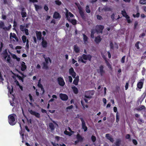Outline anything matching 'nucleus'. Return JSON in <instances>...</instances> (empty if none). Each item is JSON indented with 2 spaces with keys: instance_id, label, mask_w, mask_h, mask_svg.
I'll return each mask as SVG.
<instances>
[{
  "instance_id": "1",
  "label": "nucleus",
  "mask_w": 146,
  "mask_h": 146,
  "mask_svg": "<svg viewBox=\"0 0 146 146\" xmlns=\"http://www.w3.org/2000/svg\"><path fill=\"white\" fill-rule=\"evenodd\" d=\"M17 116L16 114L13 113L9 115L8 122L9 124L11 125H15L17 123V121L15 120V117Z\"/></svg>"
},
{
  "instance_id": "2",
  "label": "nucleus",
  "mask_w": 146,
  "mask_h": 146,
  "mask_svg": "<svg viewBox=\"0 0 146 146\" xmlns=\"http://www.w3.org/2000/svg\"><path fill=\"white\" fill-rule=\"evenodd\" d=\"M94 94V91L93 90L89 91L86 92L85 97L87 98L91 99L92 98V96H93Z\"/></svg>"
},
{
  "instance_id": "3",
  "label": "nucleus",
  "mask_w": 146,
  "mask_h": 146,
  "mask_svg": "<svg viewBox=\"0 0 146 146\" xmlns=\"http://www.w3.org/2000/svg\"><path fill=\"white\" fill-rule=\"evenodd\" d=\"M104 69L103 66L101 65L100 66L99 68L97 70L98 72L102 76H103L105 73V71Z\"/></svg>"
},
{
  "instance_id": "4",
  "label": "nucleus",
  "mask_w": 146,
  "mask_h": 146,
  "mask_svg": "<svg viewBox=\"0 0 146 146\" xmlns=\"http://www.w3.org/2000/svg\"><path fill=\"white\" fill-rule=\"evenodd\" d=\"M78 9L79 10V12L81 17L83 19L85 18V17L84 16V12L83 11V9L80 6H78Z\"/></svg>"
},
{
  "instance_id": "5",
  "label": "nucleus",
  "mask_w": 146,
  "mask_h": 146,
  "mask_svg": "<svg viewBox=\"0 0 146 146\" xmlns=\"http://www.w3.org/2000/svg\"><path fill=\"white\" fill-rule=\"evenodd\" d=\"M82 122V128L84 130V131H86L87 130V127L86 125V123L82 117L80 118Z\"/></svg>"
},
{
  "instance_id": "6",
  "label": "nucleus",
  "mask_w": 146,
  "mask_h": 146,
  "mask_svg": "<svg viewBox=\"0 0 146 146\" xmlns=\"http://www.w3.org/2000/svg\"><path fill=\"white\" fill-rule=\"evenodd\" d=\"M104 28V27L103 26L99 25H97L96 27V29L97 32L98 33H101L102 32V31Z\"/></svg>"
},
{
  "instance_id": "7",
  "label": "nucleus",
  "mask_w": 146,
  "mask_h": 146,
  "mask_svg": "<svg viewBox=\"0 0 146 146\" xmlns=\"http://www.w3.org/2000/svg\"><path fill=\"white\" fill-rule=\"evenodd\" d=\"M19 125L20 126V127H21V130L20 131L19 133L20 135L21 136V137L22 138V142L23 143H24L25 142V141L24 139V131H23V130H22V127L21 126V125L20 123H19Z\"/></svg>"
},
{
  "instance_id": "8",
  "label": "nucleus",
  "mask_w": 146,
  "mask_h": 146,
  "mask_svg": "<svg viewBox=\"0 0 146 146\" xmlns=\"http://www.w3.org/2000/svg\"><path fill=\"white\" fill-rule=\"evenodd\" d=\"M57 80L58 82V84L60 86H64L65 83L63 78H58L57 79Z\"/></svg>"
},
{
  "instance_id": "9",
  "label": "nucleus",
  "mask_w": 146,
  "mask_h": 146,
  "mask_svg": "<svg viewBox=\"0 0 146 146\" xmlns=\"http://www.w3.org/2000/svg\"><path fill=\"white\" fill-rule=\"evenodd\" d=\"M65 10L66 11V18L67 20L70 19L68 17L69 16L71 17H74V15L71 12H69L66 9H65Z\"/></svg>"
},
{
  "instance_id": "10",
  "label": "nucleus",
  "mask_w": 146,
  "mask_h": 146,
  "mask_svg": "<svg viewBox=\"0 0 146 146\" xmlns=\"http://www.w3.org/2000/svg\"><path fill=\"white\" fill-rule=\"evenodd\" d=\"M21 69L22 71H24L27 69V66L25 64V63L23 62L22 61L21 63Z\"/></svg>"
},
{
  "instance_id": "11",
  "label": "nucleus",
  "mask_w": 146,
  "mask_h": 146,
  "mask_svg": "<svg viewBox=\"0 0 146 146\" xmlns=\"http://www.w3.org/2000/svg\"><path fill=\"white\" fill-rule=\"evenodd\" d=\"M60 99L66 101L68 99L67 96L65 94H60Z\"/></svg>"
},
{
  "instance_id": "12",
  "label": "nucleus",
  "mask_w": 146,
  "mask_h": 146,
  "mask_svg": "<svg viewBox=\"0 0 146 146\" xmlns=\"http://www.w3.org/2000/svg\"><path fill=\"white\" fill-rule=\"evenodd\" d=\"M40 80H39L38 81L37 86L38 87L40 88L41 89L42 92L41 93V94H43L44 92V90L43 87L42 85L40 83Z\"/></svg>"
},
{
  "instance_id": "13",
  "label": "nucleus",
  "mask_w": 146,
  "mask_h": 146,
  "mask_svg": "<svg viewBox=\"0 0 146 146\" xmlns=\"http://www.w3.org/2000/svg\"><path fill=\"white\" fill-rule=\"evenodd\" d=\"M83 59L85 60H88L89 61L91 60L92 58V56L91 55H86L85 54H83Z\"/></svg>"
},
{
  "instance_id": "14",
  "label": "nucleus",
  "mask_w": 146,
  "mask_h": 146,
  "mask_svg": "<svg viewBox=\"0 0 146 146\" xmlns=\"http://www.w3.org/2000/svg\"><path fill=\"white\" fill-rule=\"evenodd\" d=\"M22 11L21 12V15L23 18H25L27 16L26 13L25 11V9L24 7H23L21 9Z\"/></svg>"
},
{
  "instance_id": "15",
  "label": "nucleus",
  "mask_w": 146,
  "mask_h": 146,
  "mask_svg": "<svg viewBox=\"0 0 146 146\" xmlns=\"http://www.w3.org/2000/svg\"><path fill=\"white\" fill-rule=\"evenodd\" d=\"M53 17L55 19H60L61 17V16L58 13L55 12L53 15Z\"/></svg>"
},
{
  "instance_id": "16",
  "label": "nucleus",
  "mask_w": 146,
  "mask_h": 146,
  "mask_svg": "<svg viewBox=\"0 0 146 146\" xmlns=\"http://www.w3.org/2000/svg\"><path fill=\"white\" fill-rule=\"evenodd\" d=\"M41 45L43 47L46 48L47 47V42L46 41L44 40V38L42 37V41L41 42Z\"/></svg>"
},
{
  "instance_id": "17",
  "label": "nucleus",
  "mask_w": 146,
  "mask_h": 146,
  "mask_svg": "<svg viewBox=\"0 0 146 146\" xmlns=\"http://www.w3.org/2000/svg\"><path fill=\"white\" fill-rule=\"evenodd\" d=\"M143 79H141L140 80L141 81L137 83V87L139 88L140 89L142 88L143 85V82H142L143 81Z\"/></svg>"
},
{
  "instance_id": "18",
  "label": "nucleus",
  "mask_w": 146,
  "mask_h": 146,
  "mask_svg": "<svg viewBox=\"0 0 146 146\" xmlns=\"http://www.w3.org/2000/svg\"><path fill=\"white\" fill-rule=\"evenodd\" d=\"M106 137L107 139L110 140L111 142H113L114 141L113 139L110 135V134L107 133L106 135Z\"/></svg>"
},
{
  "instance_id": "19",
  "label": "nucleus",
  "mask_w": 146,
  "mask_h": 146,
  "mask_svg": "<svg viewBox=\"0 0 146 146\" xmlns=\"http://www.w3.org/2000/svg\"><path fill=\"white\" fill-rule=\"evenodd\" d=\"M78 61L79 62H81L82 63L86 64V61H84L83 60V55L82 56H79L78 57Z\"/></svg>"
},
{
  "instance_id": "20",
  "label": "nucleus",
  "mask_w": 146,
  "mask_h": 146,
  "mask_svg": "<svg viewBox=\"0 0 146 146\" xmlns=\"http://www.w3.org/2000/svg\"><path fill=\"white\" fill-rule=\"evenodd\" d=\"M74 49L75 51L77 53L79 52L80 49L77 45L74 46Z\"/></svg>"
},
{
  "instance_id": "21",
  "label": "nucleus",
  "mask_w": 146,
  "mask_h": 146,
  "mask_svg": "<svg viewBox=\"0 0 146 146\" xmlns=\"http://www.w3.org/2000/svg\"><path fill=\"white\" fill-rule=\"evenodd\" d=\"M102 39L100 36H98L95 38V41L97 43H99L101 40Z\"/></svg>"
},
{
  "instance_id": "22",
  "label": "nucleus",
  "mask_w": 146,
  "mask_h": 146,
  "mask_svg": "<svg viewBox=\"0 0 146 146\" xmlns=\"http://www.w3.org/2000/svg\"><path fill=\"white\" fill-rule=\"evenodd\" d=\"M37 39L40 40L42 38V33L40 31H37Z\"/></svg>"
},
{
  "instance_id": "23",
  "label": "nucleus",
  "mask_w": 146,
  "mask_h": 146,
  "mask_svg": "<svg viewBox=\"0 0 146 146\" xmlns=\"http://www.w3.org/2000/svg\"><path fill=\"white\" fill-rule=\"evenodd\" d=\"M112 10V9L109 7H104V8H103L102 9V11H111Z\"/></svg>"
},
{
  "instance_id": "24",
  "label": "nucleus",
  "mask_w": 146,
  "mask_h": 146,
  "mask_svg": "<svg viewBox=\"0 0 146 146\" xmlns=\"http://www.w3.org/2000/svg\"><path fill=\"white\" fill-rule=\"evenodd\" d=\"M68 21L70 22L73 25H75L76 24V20L70 19L68 20Z\"/></svg>"
},
{
  "instance_id": "25",
  "label": "nucleus",
  "mask_w": 146,
  "mask_h": 146,
  "mask_svg": "<svg viewBox=\"0 0 146 146\" xmlns=\"http://www.w3.org/2000/svg\"><path fill=\"white\" fill-rule=\"evenodd\" d=\"M78 76H77L75 78V79H74L73 82V84H74L76 85H77L78 84Z\"/></svg>"
},
{
  "instance_id": "26",
  "label": "nucleus",
  "mask_w": 146,
  "mask_h": 146,
  "mask_svg": "<svg viewBox=\"0 0 146 146\" xmlns=\"http://www.w3.org/2000/svg\"><path fill=\"white\" fill-rule=\"evenodd\" d=\"M29 111L31 115H35V117H36V112L33 111L29 109Z\"/></svg>"
},
{
  "instance_id": "27",
  "label": "nucleus",
  "mask_w": 146,
  "mask_h": 146,
  "mask_svg": "<svg viewBox=\"0 0 146 146\" xmlns=\"http://www.w3.org/2000/svg\"><path fill=\"white\" fill-rule=\"evenodd\" d=\"M76 137L79 141H83V138L79 134H78L77 135Z\"/></svg>"
},
{
  "instance_id": "28",
  "label": "nucleus",
  "mask_w": 146,
  "mask_h": 146,
  "mask_svg": "<svg viewBox=\"0 0 146 146\" xmlns=\"http://www.w3.org/2000/svg\"><path fill=\"white\" fill-rule=\"evenodd\" d=\"M29 99L31 101V102H29L31 105H32V102H34V99H33V97L31 94H29Z\"/></svg>"
},
{
  "instance_id": "29",
  "label": "nucleus",
  "mask_w": 146,
  "mask_h": 146,
  "mask_svg": "<svg viewBox=\"0 0 146 146\" xmlns=\"http://www.w3.org/2000/svg\"><path fill=\"white\" fill-rule=\"evenodd\" d=\"M49 125L51 130H54V126L53 123H49Z\"/></svg>"
},
{
  "instance_id": "30",
  "label": "nucleus",
  "mask_w": 146,
  "mask_h": 146,
  "mask_svg": "<svg viewBox=\"0 0 146 146\" xmlns=\"http://www.w3.org/2000/svg\"><path fill=\"white\" fill-rule=\"evenodd\" d=\"M23 75L24 76L23 77H22L19 75H17V77L19 79V80H21L22 82H23L24 78V77L25 76L23 74Z\"/></svg>"
},
{
  "instance_id": "31",
  "label": "nucleus",
  "mask_w": 146,
  "mask_h": 146,
  "mask_svg": "<svg viewBox=\"0 0 146 146\" xmlns=\"http://www.w3.org/2000/svg\"><path fill=\"white\" fill-rule=\"evenodd\" d=\"M16 36V35L15 33H11L10 34L9 39H11V38H14L15 36Z\"/></svg>"
},
{
  "instance_id": "32",
  "label": "nucleus",
  "mask_w": 146,
  "mask_h": 146,
  "mask_svg": "<svg viewBox=\"0 0 146 146\" xmlns=\"http://www.w3.org/2000/svg\"><path fill=\"white\" fill-rule=\"evenodd\" d=\"M72 89L74 92V93L76 94H77L78 93V90L77 88L75 86L72 87Z\"/></svg>"
},
{
  "instance_id": "33",
  "label": "nucleus",
  "mask_w": 146,
  "mask_h": 146,
  "mask_svg": "<svg viewBox=\"0 0 146 146\" xmlns=\"http://www.w3.org/2000/svg\"><path fill=\"white\" fill-rule=\"evenodd\" d=\"M11 25H10L8 27H4L3 28V29L5 31V30H7V31H9L10 29L11 28Z\"/></svg>"
},
{
  "instance_id": "34",
  "label": "nucleus",
  "mask_w": 146,
  "mask_h": 146,
  "mask_svg": "<svg viewBox=\"0 0 146 146\" xmlns=\"http://www.w3.org/2000/svg\"><path fill=\"white\" fill-rule=\"evenodd\" d=\"M11 25H10L8 27H4L3 28V29L5 31V30H7V31H9L10 29L11 28Z\"/></svg>"
},
{
  "instance_id": "35",
  "label": "nucleus",
  "mask_w": 146,
  "mask_h": 146,
  "mask_svg": "<svg viewBox=\"0 0 146 146\" xmlns=\"http://www.w3.org/2000/svg\"><path fill=\"white\" fill-rule=\"evenodd\" d=\"M11 25H10L8 27H4L3 28V29L5 31V30H7V31H9L10 29L11 28Z\"/></svg>"
},
{
  "instance_id": "36",
  "label": "nucleus",
  "mask_w": 146,
  "mask_h": 146,
  "mask_svg": "<svg viewBox=\"0 0 146 146\" xmlns=\"http://www.w3.org/2000/svg\"><path fill=\"white\" fill-rule=\"evenodd\" d=\"M20 29L22 32H24V30L26 29L25 28V26L24 25H21L20 26Z\"/></svg>"
},
{
  "instance_id": "37",
  "label": "nucleus",
  "mask_w": 146,
  "mask_h": 146,
  "mask_svg": "<svg viewBox=\"0 0 146 146\" xmlns=\"http://www.w3.org/2000/svg\"><path fill=\"white\" fill-rule=\"evenodd\" d=\"M83 39L84 42V43H86V42L87 41L88 37L86 35H85L84 34H83Z\"/></svg>"
},
{
  "instance_id": "38",
  "label": "nucleus",
  "mask_w": 146,
  "mask_h": 146,
  "mask_svg": "<svg viewBox=\"0 0 146 146\" xmlns=\"http://www.w3.org/2000/svg\"><path fill=\"white\" fill-rule=\"evenodd\" d=\"M43 56L45 59V62H45V63L48 64V60H49L50 62H51V60L49 58H45V56L44 55H43Z\"/></svg>"
},
{
  "instance_id": "39",
  "label": "nucleus",
  "mask_w": 146,
  "mask_h": 146,
  "mask_svg": "<svg viewBox=\"0 0 146 146\" xmlns=\"http://www.w3.org/2000/svg\"><path fill=\"white\" fill-rule=\"evenodd\" d=\"M43 66L42 68L44 69H47L48 68V64L44 62L43 63Z\"/></svg>"
},
{
  "instance_id": "40",
  "label": "nucleus",
  "mask_w": 146,
  "mask_h": 146,
  "mask_svg": "<svg viewBox=\"0 0 146 146\" xmlns=\"http://www.w3.org/2000/svg\"><path fill=\"white\" fill-rule=\"evenodd\" d=\"M22 39L24 43H25L26 42H27L26 37L25 35H23L22 36Z\"/></svg>"
},
{
  "instance_id": "41",
  "label": "nucleus",
  "mask_w": 146,
  "mask_h": 146,
  "mask_svg": "<svg viewBox=\"0 0 146 146\" xmlns=\"http://www.w3.org/2000/svg\"><path fill=\"white\" fill-rule=\"evenodd\" d=\"M5 26V24L2 21H0V28L1 29L2 28L3 29V28Z\"/></svg>"
},
{
  "instance_id": "42",
  "label": "nucleus",
  "mask_w": 146,
  "mask_h": 146,
  "mask_svg": "<svg viewBox=\"0 0 146 146\" xmlns=\"http://www.w3.org/2000/svg\"><path fill=\"white\" fill-rule=\"evenodd\" d=\"M7 61L9 63H11L12 60L11 59V58L9 55L7 57Z\"/></svg>"
},
{
  "instance_id": "43",
  "label": "nucleus",
  "mask_w": 146,
  "mask_h": 146,
  "mask_svg": "<svg viewBox=\"0 0 146 146\" xmlns=\"http://www.w3.org/2000/svg\"><path fill=\"white\" fill-rule=\"evenodd\" d=\"M139 3L141 4L146 5V0H140Z\"/></svg>"
},
{
  "instance_id": "44",
  "label": "nucleus",
  "mask_w": 146,
  "mask_h": 146,
  "mask_svg": "<svg viewBox=\"0 0 146 146\" xmlns=\"http://www.w3.org/2000/svg\"><path fill=\"white\" fill-rule=\"evenodd\" d=\"M3 55L4 56V58L5 59L9 55H8V54L7 51L6 50H5V52L3 54Z\"/></svg>"
},
{
  "instance_id": "45",
  "label": "nucleus",
  "mask_w": 146,
  "mask_h": 146,
  "mask_svg": "<svg viewBox=\"0 0 146 146\" xmlns=\"http://www.w3.org/2000/svg\"><path fill=\"white\" fill-rule=\"evenodd\" d=\"M86 10L87 13H90V10L88 5H87L86 7Z\"/></svg>"
},
{
  "instance_id": "46",
  "label": "nucleus",
  "mask_w": 146,
  "mask_h": 146,
  "mask_svg": "<svg viewBox=\"0 0 146 146\" xmlns=\"http://www.w3.org/2000/svg\"><path fill=\"white\" fill-rule=\"evenodd\" d=\"M145 108V107L143 105L140 106L139 108L137 109L138 110H141Z\"/></svg>"
},
{
  "instance_id": "47",
  "label": "nucleus",
  "mask_w": 146,
  "mask_h": 146,
  "mask_svg": "<svg viewBox=\"0 0 146 146\" xmlns=\"http://www.w3.org/2000/svg\"><path fill=\"white\" fill-rule=\"evenodd\" d=\"M119 121V117L118 115V113L117 112L116 114V122L118 123Z\"/></svg>"
},
{
  "instance_id": "48",
  "label": "nucleus",
  "mask_w": 146,
  "mask_h": 146,
  "mask_svg": "<svg viewBox=\"0 0 146 146\" xmlns=\"http://www.w3.org/2000/svg\"><path fill=\"white\" fill-rule=\"evenodd\" d=\"M125 56H124L121 58V62L122 63H123L125 62Z\"/></svg>"
},
{
  "instance_id": "49",
  "label": "nucleus",
  "mask_w": 146,
  "mask_h": 146,
  "mask_svg": "<svg viewBox=\"0 0 146 146\" xmlns=\"http://www.w3.org/2000/svg\"><path fill=\"white\" fill-rule=\"evenodd\" d=\"M10 54L13 59H16V58L17 56L16 55L12 53H10Z\"/></svg>"
},
{
  "instance_id": "50",
  "label": "nucleus",
  "mask_w": 146,
  "mask_h": 146,
  "mask_svg": "<svg viewBox=\"0 0 146 146\" xmlns=\"http://www.w3.org/2000/svg\"><path fill=\"white\" fill-rule=\"evenodd\" d=\"M120 141L119 140H117L116 143H115V145L117 146H119L120 144Z\"/></svg>"
},
{
  "instance_id": "51",
  "label": "nucleus",
  "mask_w": 146,
  "mask_h": 146,
  "mask_svg": "<svg viewBox=\"0 0 146 146\" xmlns=\"http://www.w3.org/2000/svg\"><path fill=\"white\" fill-rule=\"evenodd\" d=\"M91 139L93 142H94L96 140V137L94 135H92L91 137Z\"/></svg>"
},
{
  "instance_id": "52",
  "label": "nucleus",
  "mask_w": 146,
  "mask_h": 146,
  "mask_svg": "<svg viewBox=\"0 0 146 146\" xmlns=\"http://www.w3.org/2000/svg\"><path fill=\"white\" fill-rule=\"evenodd\" d=\"M25 31V33L26 35H29V31L28 30L26 29L24 31Z\"/></svg>"
},
{
  "instance_id": "53",
  "label": "nucleus",
  "mask_w": 146,
  "mask_h": 146,
  "mask_svg": "<svg viewBox=\"0 0 146 146\" xmlns=\"http://www.w3.org/2000/svg\"><path fill=\"white\" fill-rule=\"evenodd\" d=\"M55 2L56 5H60L62 4L61 2L59 0L58 1H55Z\"/></svg>"
},
{
  "instance_id": "54",
  "label": "nucleus",
  "mask_w": 146,
  "mask_h": 146,
  "mask_svg": "<svg viewBox=\"0 0 146 146\" xmlns=\"http://www.w3.org/2000/svg\"><path fill=\"white\" fill-rule=\"evenodd\" d=\"M97 17L98 19L101 20L103 19L102 17L98 15H97Z\"/></svg>"
},
{
  "instance_id": "55",
  "label": "nucleus",
  "mask_w": 146,
  "mask_h": 146,
  "mask_svg": "<svg viewBox=\"0 0 146 146\" xmlns=\"http://www.w3.org/2000/svg\"><path fill=\"white\" fill-rule=\"evenodd\" d=\"M69 72L70 74L73 73L74 72L73 68H70L69 70Z\"/></svg>"
},
{
  "instance_id": "56",
  "label": "nucleus",
  "mask_w": 146,
  "mask_h": 146,
  "mask_svg": "<svg viewBox=\"0 0 146 146\" xmlns=\"http://www.w3.org/2000/svg\"><path fill=\"white\" fill-rule=\"evenodd\" d=\"M139 42H137L136 43V44H135V47L138 49H139Z\"/></svg>"
},
{
  "instance_id": "57",
  "label": "nucleus",
  "mask_w": 146,
  "mask_h": 146,
  "mask_svg": "<svg viewBox=\"0 0 146 146\" xmlns=\"http://www.w3.org/2000/svg\"><path fill=\"white\" fill-rule=\"evenodd\" d=\"M121 14L124 17L127 15L125 11H121Z\"/></svg>"
},
{
  "instance_id": "58",
  "label": "nucleus",
  "mask_w": 146,
  "mask_h": 146,
  "mask_svg": "<svg viewBox=\"0 0 146 146\" xmlns=\"http://www.w3.org/2000/svg\"><path fill=\"white\" fill-rule=\"evenodd\" d=\"M70 75L72 76L74 78H75L76 76V73L75 72H74L73 73H72L70 74Z\"/></svg>"
},
{
  "instance_id": "59",
  "label": "nucleus",
  "mask_w": 146,
  "mask_h": 146,
  "mask_svg": "<svg viewBox=\"0 0 146 146\" xmlns=\"http://www.w3.org/2000/svg\"><path fill=\"white\" fill-rule=\"evenodd\" d=\"M44 9L46 11H47L48 10V8L46 5L44 6Z\"/></svg>"
},
{
  "instance_id": "60",
  "label": "nucleus",
  "mask_w": 146,
  "mask_h": 146,
  "mask_svg": "<svg viewBox=\"0 0 146 146\" xmlns=\"http://www.w3.org/2000/svg\"><path fill=\"white\" fill-rule=\"evenodd\" d=\"M7 88L8 89L10 93L11 94H12V93H13V88H12L11 90V89H10V88H9V87H8Z\"/></svg>"
},
{
  "instance_id": "61",
  "label": "nucleus",
  "mask_w": 146,
  "mask_h": 146,
  "mask_svg": "<svg viewBox=\"0 0 146 146\" xmlns=\"http://www.w3.org/2000/svg\"><path fill=\"white\" fill-rule=\"evenodd\" d=\"M139 13H137L136 15H133L134 17H139Z\"/></svg>"
},
{
  "instance_id": "62",
  "label": "nucleus",
  "mask_w": 146,
  "mask_h": 146,
  "mask_svg": "<svg viewBox=\"0 0 146 146\" xmlns=\"http://www.w3.org/2000/svg\"><path fill=\"white\" fill-rule=\"evenodd\" d=\"M96 29H93L91 31V33H92V34H94L96 33Z\"/></svg>"
},
{
  "instance_id": "63",
  "label": "nucleus",
  "mask_w": 146,
  "mask_h": 146,
  "mask_svg": "<svg viewBox=\"0 0 146 146\" xmlns=\"http://www.w3.org/2000/svg\"><path fill=\"white\" fill-rule=\"evenodd\" d=\"M133 143H134L135 145H137V141L135 139H133L132 140Z\"/></svg>"
},
{
  "instance_id": "64",
  "label": "nucleus",
  "mask_w": 146,
  "mask_h": 146,
  "mask_svg": "<svg viewBox=\"0 0 146 146\" xmlns=\"http://www.w3.org/2000/svg\"><path fill=\"white\" fill-rule=\"evenodd\" d=\"M115 16V14L114 13L111 16V18L112 19L113 21L114 19Z\"/></svg>"
}]
</instances>
